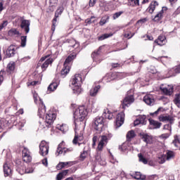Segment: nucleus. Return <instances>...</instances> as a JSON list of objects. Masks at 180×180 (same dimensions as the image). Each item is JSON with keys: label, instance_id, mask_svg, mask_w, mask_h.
<instances>
[{"label": "nucleus", "instance_id": "obj_1", "mask_svg": "<svg viewBox=\"0 0 180 180\" xmlns=\"http://www.w3.org/2000/svg\"><path fill=\"white\" fill-rule=\"evenodd\" d=\"M88 116V110L85 106L82 105L77 108L73 114V117L75 119V137L72 141L73 144H78V141H82L84 140V136H79V134L77 131V123L78 122H84L85 117Z\"/></svg>", "mask_w": 180, "mask_h": 180}, {"label": "nucleus", "instance_id": "obj_2", "mask_svg": "<svg viewBox=\"0 0 180 180\" xmlns=\"http://www.w3.org/2000/svg\"><path fill=\"white\" fill-rule=\"evenodd\" d=\"M56 119H57V115H56V113L51 112L46 114L45 120L42 118V121L39 122V127H41V129H50L53 127V124Z\"/></svg>", "mask_w": 180, "mask_h": 180}, {"label": "nucleus", "instance_id": "obj_3", "mask_svg": "<svg viewBox=\"0 0 180 180\" xmlns=\"http://www.w3.org/2000/svg\"><path fill=\"white\" fill-rule=\"evenodd\" d=\"M70 84L73 93H75V95H79L82 91L81 84H82V77H81V75L76 74L72 79L70 80Z\"/></svg>", "mask_w": 180, "mask_h": 180}, {"label": "nucleus", "instance_id": "obj_4", "mask_svg": "<svg viewBox=\"0 0 180 180\" xmlns=\"http://www.w3.org/2000/svg\"><path fill=\"white\" fill-rule=\"evenodd\" d=\"M103 117H96L94 119L92 122V127L96 131H103L105 129V124H103Z\"/></svg>", "mask_w": 180, "mask_h": 180}, {"label": "nucleus", "instance_id": "obj_5", "mask_svg": "<svg viewBox=\"0 0 180 180\" xmlns=\"http://www.w3.org/2000/svg\"><path fill=\"white\" fill-rule=\"evenodd\" d=\"M43 61H44V63L41 65V67L42 71H46L49 65H50V64H53L54 59L50 58V54H48V55L44 56L39 60V63H43Z\"/></svg>", "mask_w": 180, "mask_h": 180}, {"label": "nucleus", "instance_id": "obj_6", "mask_svg": "<svg viewBox=\"0 0 180 180\" xmlns=\"http://www.w3.org/2000/svg\"><path fill=\"white\" fill-rule=\"evenodd\" d=\"M131 90L127 92V95L124 98L122 102V109H126L129 108L133 102H134V95L133 94H129Z\"/></svg>", "mask_w": 180, "mask_h": 180}, {"label": "nucleus", "instance_id": "obj_7", "mask_svg": "<svg viewBox=\"0 0 180 180\" xmlns=\"http://www.w3.org/2000/svg\"><path fill=\"white\" fill-rule=\"evenodd\" d=\"M72 150H73L72 148H65V142H64V141H63L58 146L56 155L58 156V155H60V154H63H63H66V153H71V151H72Z\"/></svg>", "mask_w": 180, "mask_h": 180}, {"label": "nucleus", "instance_id": "obj_8", "mask_svg": "<svg viewBox=\"0 0 180 180\" xmlns=\"http://www.w3.org/2000/svg\"><path fill=\"white\" fill-rule=\"evenodd\" d=\"M49 143L46 142L45 141H42L41 143L39 144V154L40 155H42V157H44L45 155H47L49 154Z\"/></svg>", "mask_w": 180, "mask_h": 180}, {"label": "nucleus", "instance_id": "obj_9", "mask_svg": "<svg viewBox=\"0 0 180 180\" xmlns=\"http://www.w3.org/2000/svg\"><path fill=\"white\" fill-rule=\"evenodd\" d=\"M39 99L38 116H39L41 119H43V116H44V114L46 113V105H44L41 98H39Z\"/></svg>", "mask_w": 180, "mask_h": 180}, {"label": "nucleus", "instance_id": "obj_10", "mask_svg": "<svg viewBox=\"0 0 180 180\" xmlns=\"http://www.w3.org/2000/svg\"><path fill=\"white\" fill-rule=\"evenodd\" d=\"M22 160L24 162H30L32 161V155H30V151L27 148L24 147L22 150Z\"/></svg>", "mask_w": 180, "mask_h": 180}, {"label": "nucleus", "instance_id": "obj_11", "mask_svg": "<svg viewBox=\"0 0 180 180\" xmlns=\"http://www.w3.org/2000/svg\"><path fill=\"white\" fill-rule=\"evenodd\" d=\"M124 123V112H121L117 115L115 125L116 128L120 127Z\"/></svg>", "mask_w": 180, "mask_h": 180}, {"label": "nucleus", "instance_id": "obj_12", "mask_svg": "<svg viewBox=\"0 0 180 180\" xmlns=\"http://www.w3.org/2000/svg\"><path fill=\"white\" fill-rule=\"evenodd\" d=\"M16 50H18V48L13 45H11L10 46H8L6 52V57H8V58H11V57H15V54L18 53Z\"/></svg>", "mask_w": 180, "mask_h": 180}, {"label": "nucleus", "instance_id": "obj_13", "mask_svg": "<svg viewBox=\"0 0 180 180\" xmlns=\"http://www.w3.org/2000/svg\"><path fill=\"white\" fill-rule=\"evenodd\" d=\"M20 27L25 32V34H27L30 32V20H22L20 24Z\"/></svg>", "mask_w": 180, "mask_h": 180}, {"label": "nucleus", "instance_id": "obj_14", "mask_svg": "<svg viewBox=\"0 0 180 180\" xmlns=\"http://www.w3.org/2000/svg\"><path fill=\"white\" fill-rule=\"evenodd\" d=\"M5 176H9L12 174V165L6 162L3 166Z\"/></svg>", "mask_w": 180, "mask_h": 180}, {"label": "nucleus", "instance_id": "obj_15", "mask_svg": "<svg viewBox=\"0 0 180 180\" xmlns=\"http://www.w3.org/2000/svg\"><path fill=\"white\" fill-rule=\"evenodd\" d=\"M58 85H60V81L53 80L52 83H51L48 86L47 94H51V92H54V91L57 89Z\"/></svg>", "mask_w": 180, "mask_h": 180}, {"label": "nucleus", "instance_id": "obj_16", "mask_svg": "<svg viewBox=\"0 0 180 180\" xmlns=\"http://www.w3.org/2000/svg\"><path fill=\"white\" fill-rule=\"evenodd\" d=\"M139 124H147V117L146 115H140L134 122V126H139Z\"/></svg>", "mask_w": 180, "mask_h": 180}, {"label": "nucleus", "instance_id": "obj_17", "mask_svg": "<svg viewBox=\"0 0 180 180\" xmlns=\"http://www.w3.org/2000/svg\"><path fill=\"white\" fill-rule=\"evenodd\" d=\"M143 102H145V103H146V105H148L149 106H153V105L155 103V100L152 95H146L143 97Z\"/></svg>", "mask_w": 180, "mask_h": 180}, {"label": "nucleus", "instance_id": "obj_18", "mask_svg": "<svg viewBox=\"0 0 180 180\" xmlns=\"http://www.w3.org/2000/svg\"><path fill=\"white\" fill-rule=\"evenodd\" d=\"M65 43H68V47H72V49H78L79 47V43L74 39H66Z\"/></svg>", "mask_w": 180, "mask_h": 180}, {"label": "nucleus", "instance_id": "obj_19", "mask_svg": "<svg viewBox=\"0 0 180 180\" xmlns=\"http://www.w3.org/2000/svg\"><path fill=\"white\" fill-rule=\"evenodd\" d=\"M160 122H169L170 124L174 123V118L171 115H161L158 117Z\"/></svg>", "mask_w": 180, "mask_h": 180}, {"label": "nucleus", "instance_id": "obj_20", "mask_svg": "<svg viewBox=\"0 0 180 180\" xmlns=\"http://www.w3.org/2000/svg\"><path fill=\"white\" fill-rule=\"evenodd\" d=\"M167 7H162V10L154 17L153 19V22H160L164 18V11H167Z\"/></svg>", "mask_w": 180, "mask_h": 180}, {"label": "nucleus", "instance_id": "obj_21", "mask_svg": "<svg viewBox=\"0 0 180 180\" xmlns=\"http://www.w3.org/2000/svg\"><path fill=\"white\" fill-rule=\"evenodd\" d=\"M103 46H100L97 51H94L91 53V58H93L94 61H96V63H98V58H99L101 53L102 48Z\"/></svg>", "mask_w": 180, "mask_h": 180}, {"label": "nucleus", "instance_id": "obj_22", "mask_svg": "<svg viewBox=\"0 0 180 180\" xmlns=\"http://www.w3.org/2000/svg\"><path fill=\"white\" fill-rule=\"evenodd\" d=\"M105 144H108V138H106L105 136H102L101 139L98 143L97 150H98V151H102V150H103V146H105Z\"/></svg>", "mask_w": 180, "mask_h": 180}, {"label": "nucleus", "instance_id": "obj_23", "mask_svg": "<svg viewBox=\"0 0 180 180\" xmlns=\"http://www.w3.org/2000/svg\"><path fill=\"white\" fill-rule=\"evenodd\" d=\"M101 117H103V120H105V119L112 120V119H113V113H112V112H110L108 109H105Z\"/></svg>", "mask_w": 180, "mask_h": 180}, {"label": "nucleus", "instance_id": "obj_24", "mask_svg": "<svg viewBox=\"0 0 180 180\" xmlns=\"http://www.w3.org/2000/svg\"><path fill=\"white\" fill-rule=\"evenodd\" d=\"M148 120H149L150 126H151V129H160L162 125V123L158 121H155L152 119H149Z\"/></svg>", "mask_w": 180, "mask_h": 180}, {"label": "nucleus", "instance_id": "obj_25", "mask_svg": "<svg viewBox=\"0 0 180 180\" xmlns=\"http://www.w3.org/2000/svg\"><path fill=\"white\" fill-rule=\"evenodd\" d=\"M15 68H16V63H15V62L9 63L7 65L6 72L9 75L13 74V72H15Z\"/></svg>", "mask_w": 180, "mask_h": 180}, {"label": "nucleus", "instance_id": "obj_26", "mask_svg": "<svg viewBox=\"0 0 180 180\" xmlns=\"http://www.w3.org/2000/svg\"><path fill=\"white\" fill-rule=\"evenodd\" d=\"M160 90L165 95H167L168 96H171L172 94H174V87H160Z\"/></svg>", "mask_w": 180, "mask_h": 180}, {"label": "nucleus", "instance_id": "obj_27", "mask_svg": "<svg viewBox=\"0 0 180 180\" xmlns=\"http://www.w3.org/2000/svg\"><path fill=\"white\" fill-rule=\"evenodd\" d=\"M17 171H18L20 175H23V174H32L33 170H30V169H26L25 166H18Z\"/></svg>", "mask_w": 180, "mask_h": 180}, {"label": "nucleus", "instance_id": "obj_28", "mask_svg": "<svg viewBox=\"0 0 180 180\" xmlns=\"http://www.w3.org/2000/svg\"><path fill=\"white\" fill-rule=\"evenodd\" d=\"M75 58H77V53H73L70 54L65 59L63 65H68V64H70V63H71V61H73L74 60H75Z\"/></svg>", "mask_w": 180, "mask_h": 180}, {"label": "nucleus", "instance_id": "obj_29", "mask_svg": "<svg viewBox=\"0 0 180 180\" xmlns=\"http://www.w3.org/2000/svg\"><path fill=\"white\" fill-rule=\"evenodd\" d=\"M167 40V38L165 36L160 35L158 37V39L155 40V43H157L158 46H164L165 44V41Z\"/></svg>", "mask_w": 180, "mask_h": 180}, {"label": "nucleus", "instance_id": "obj_30", "mask_svg": "<svg viewBox=\"0 0 180 180\" xmlns=\"http://www.w3.org/2000/svg\"><path fill=\"white\" fill-rule=\"evenodd\" d=\"M164 155L167 161H169L175 157V153L172 150H166V154Z\"/></svg>", "mask_w": 180, "mask_h": 180}, {"label": "nucleus", "instance_id": "obj_31", "mask_svg": "<svg viewBox=\"0 0 180 180\" xmlns=\"http://www.w3.org/2000/svg\"><path fill=\"white\" fill-rule=\"evenodd\" d=\"M132 178H134V179H141L144 180L146 179V175L141 174L140 172H136L134 174L131 175Z\"/></svg>", "mask_w": 180, "mask_h": 180}, {"label": "nucleus", "instance_id": "obj_32", "mask_svg": "<svg viewBox=\"0 0 180 180\" xmlns=\"http://www.w3.org/2000/svg\"><path fill=\"white\" fill-rule=\"evenodd\" d=\"M126 137L127 141H131V139L136 137V133L134 132V130H131L127 132Z\"/></svg>", "mask_w": 180, "mask_h": 180}, {"label": "nucleus", "instance_id": "obj_33", "mask_svg": "<svg viewBox=\"0 0 180 180\" xmlns=\"http://www.w3.org/2000/svg\"><path fill=\"white\" fill-rule=\"evenodd\" d=\"M101 89V85H97L90 90L91 96H96L98 91Z\"/></svg>", "mask_w": 180, "mask_h": 180}, {"label": "nucleus", "instance_id": "obj_34", "mask_svg": "<svg viewBox=\"0 0 180 180\" xmlns=\"http://www.w3.org/2000/svg\"><path fill=\"white\" fill-rule=\"evenodd\" d=\"M113 36V33L110 32V34H103L100 37H98V41H102L106 39H109V37H112Z\"/></svg>", "mask_w": 180, "mask_h": 180}, {"label": "nucleus", "instance_id": "obj_35", "mask_svg": "<svg viewBox=\"0 0 180 180\" xmlns=\"http://www.w3.org/2000/svg\"><path fill=\"white\" fill-rule=\"evenodd\" d=\"M139 136L144 143H146V144L148 143V134H145L144 132H140Z\"/></svg>", "mask_w": 180, "mask_h": 180}, {"label": "nucleus", "instance_id": "obj_36", "mask_svg": "<svg viewBox=\"0 0 180 180\" xmlns=\"http://www.w3.org/2000/svg\"><path fill=\"white\" fill-rule=\"evenodd\" d=\"M68 72H70V66L67 65H63V68L60 72L61 75H63V77H65V75H67Z\"/></svg>", "mask_w": 180, "mask_h": 180}, {"label": "nucleus", "instance_id": "obj_37", "mask_svg": "<svg viewBox=\"0 0 180 180\" xmlns=\"http://www.w3.org/2000/svg\"><path fill=\"white\" fill-rule=\"evenodd\" d=\"M63 12H64V7L60 6L55 12V15L56 16V18H58L60 15L63 14Z\"/></svg>", "mask_w": 180, "mask_h": 180}, {"label": "nucleus", "instance_id": "obj_38", "mask_svg": "<svg viewBox=\"0 0 180 180\" xmlns=\"http://www.w3.org/2000/svg\"><path fill=\"white\" fill-rule=\"evenodd\" d=\"M57 129L60 130V131H63V133H65L68 130V127L65 124L58 125Z\"/></svg>", "mask_w": 180, "mask_h": 180}, {"label": "nucleus", "instance_id": "obj_39", "mask_svg": "<svg viewBox=\"0 0 180 180\" xmlns=\"http://www.w3.org/2000/svg\"><path fill=\"white\" fill-rule=\"evenodd\" d=\"M130 6H139L140 0H128Z\"/></svg>", "mask_w": 180, "mask_h": 180}, {"label": "nucleus", "instance_id": "obj_40", "mask_svg": "<svg viewBox=\"0 0 180 180\" xmlns=\"http://www.w3.org/2000/svg\"><path fill=\"white\" fill-rule=\"evenodd\" d=\"M9 36H18L19 35V31L18 30L13 28L8 31Z\"/></svg>", "mask_w": 180, "mask_h": 180}, {"label": "nucleus", "instance_id": "obj_41", "mask_svg": "<svg viewBox=\"0 0 180 180\" xmlns=\"http://www.w3.org/2000/svg\"><path fill=\"white\" fill-rule=\"evenodd\" d=\"M158 6V2L155 1L153 4H151L149 8H148V12L150 13H153V12H154V11H155V6Z\"/></svg>", "mask_w": 180, "mask_h": 180}, {"label": "nucleus", "instance_id": "obj_42", "mask_svg": "<svg viewBox=\"0 0 180 180\" xmlns=\"http://www.w3.org/2000/svg\"><path fill=\"white\" fill-rule=\"evenodd\" d=\"M5 75H6V72L5 70L0 71V85L4 82V79H5Z\"/></svg>", "mask_w": 180, "mask_h": 180}, {"label": "nucleus", "instance_id": "obj_43", "mask_svg": "<svg viewBox=\"0 0 180 180\" xmlns=\"http://www.w3.org/2000/svg\"><path fill=\"white\" fill-rule=\"evenodd\" d=\"M138 157L139 158L140 162H143V164H147L148 162L147 159H146V158H144V156H143L141 153L138 154Z\"/></svg>", "mask_w": 180, "mask_h": 180}, {"label": "nucleus", "instance_id": "obj_44", "mask_svg": "<svg viewBox=\"0 0 180 180\" xmlns=\"http://www.w3.org/2000/svg\"><path fill=\"white\" fill-rule=\"evenodd\" d=\"M112 77H116V78H119L120 79H122V78H124L126 77L124 74L123 73H117V72H114L112 73Z\"/></svg>", "mask_w": 180, "mask_h": 180}, {"label": "nucleus", "instance_id": "obj_45", "mask_svg": "<svg viewBox=\"0 0 180 180\" xmlns=\"http://www.w3.org/2000/svg\"><path fill=\"white\" fill-rule=\"evenodd\" d=\"M26 41H27V36L21 37V47H26Z\"/></svg>", "mask_w": 180, "mask_h": 180}, {"label": "nucleus", "instance_id": "obj_46", "mask_svg": "<svg viewBox=\"0 0 180 180\" xmlns=\"http://www.w3.org/2000/svg\"><path fill=\"white\" fill-rule=\"evenodd\" d=\"M108 20H109V17L102 18L99 22L100 26H103V25L108 22Z\"/></svg>", "mask_w": 180, "mask_h": 180}, {"label": "nucleus", "instance_id": "obj_47", "mask_svg": "<svg viewBox=\"0 0 180 180\" xmlns=\"http://www.w3.org/2000/svg\"><path fill=\"white\" fill-rule=\"evenodd\" d=\"M174 102L175 105H180V94H175Z\"/></svg>", "mask_w": 180, "mask_h": 180}, {"label": "nucleus", "instance_id": "obj_48", "mask_svg": "<svg viewBox=\"0 0 180 180\" xmlns=\"http://www.w3.org/2000/svg\"><path fill=\"white\" fill-rule=\"evenodd\" d=\"M121 15H123V11H119L113 14L112 18L114 20H116Z\"/></svg>", "mask_w": 180, "mask_h": 180}, {"label": "nucleus", "instance_id": "obj_49", "mask_svg": "<svg viewBox=\"0 0 180 180\" xmlns=\"http://www.w3.org/2000/svg\"><path fill=\"white\" fill-rule=\"evenodd\" d=\"M172 143L174 144V146L175 147H179V139H178V136L174 137V139Z\"/></svg>", "mask_w": 180, "mask_h": 180}, {"label": "nucleus", "instance_id": "obj_50", "mask_svg": "<svg viewBox=\"0 0 180 180\" xmlns=\"http://www.w3.org/2000/svg\"><path fill=\"white\" fill-rule=\"evenodd\" d=\"M165 158H165V155H162L161 157H160L158 158L159 164H164V162H165V160H166Z\"/></svg>", "mask_w": 180, "mask_h": 180}, {"label": "nucleus", "instance_id": "obj_51", "mask_svg": "<svg viewBox=\"0 0 180 180\" xmlns=\"http://www.w3.org/2000/svg\"><path fill=\"white\" fill-rule=\"evenodd\" d=\"M33 98L34 103H37V102L39 101V94H37L36 91L33 93Z\"/></svg>", "mask_w": 180, "mask_h": 180}, {"label": "nucleus", "instance_id": "obj_52", "mask_svg": "<svg viewBox=\"0 0 180 180\" xmlns=\"http://www.w3.org/2000/svg\"><path fill=\"white\" fill-rule=\"evenodd\" d=\"M162 110V107H160L156 111L154 112L150 113V116H157L160 112Z\"/></svg>", "mask_w": 180, "mask_h": 180}, {"label": "nucleus", "instance_id": "obj_53", "mask_svg": "<svg viewBox=\"0 0 180 180\" xmlns=\"http://www.w3.org/2000/svg\"><path fill=\"white\" fill-rule=\"evenodd\" d=\"M134 36V33L131 32H125L124 33V37H127V39H131Z\"/></svg>", "mask_w": 180, "mask_h": 180}, {"label": "nucleus", "instance_id": "obj_54", "mask_svg": "<svg viewBox=\"0 0 180 180\" xmlns=\"http://www.w3.org/2000/svg\"><path fill=\"white\" fill-rule=\"evenodd\" d=\"M4 4H5V1L0 0V12H2V11L5 9V7H4Z\"/></svg>", "mask_w": 180, "mask_h": 180}, {"label": "nucleus", "instance_id": "obj_55", "mask_svg": "<svg viewBox=\"0 0 180 180\" xmlns=\"http://www.w3.org/2000/svg\"><path fill=\"white\" fill-rule=\"evenodd\" d=\"M68 172H70V169L63 170L60 172L62 176L64 178V176H66L68 174Z\"/></svg>", "mask_w": 180, "mask_h": 180}, {"label": "nucleus", "instance_id": "obj_56", "mask_svg": "<svg viewBox=\"0 0 180 180\" xmlns=\"http://www.w3.org/2000/svg\"><path fill=\"white\" fill-rule=\"evenodd\" d=\"M63 168H64V167L63 166V163L62 162H59L56 165V169H58V171H60V169H63Z\"/></svg>", "mask_w": 180, "mask_h": 180}, {"label": "nucleus", "instance_id": "obj_57", "mask_svg": "<svg viewBox=\"0 0 180 180\" xmlns=\"http://www.w3.org/2000/svg\"><path fill=\"white\" fill-rule=\"evenodd\" d=\"M122 65L119 63H111L112 68H117V67H121Z\"/></svg>", "mask_w": 180, "mask_h": 180}, {"label": "nucleus", "instance_id": "obj_58", "mask_svg": "<svg viewBox=\"0 0 180 180\" xmlns=\"http://www.w3.org/2000/svg\"><path fill=\"white\" fill-rule=\"evenodd\" d=\"M58 17H56V15H55V17H54V18L53 19V22H52V24H53V26L54 27H56V26H57V18H58Z\"/></svg>", "mask_w": 180, "mask_h": 180}, {"label": "nucleus", "instance_id": "obj_59", "mask_svg": "<svg viewBox=\"0 0 180 180\" xmlns=\"http://www.w3.org/2000/svg\"><path fill=\"white\" fill-rule=\"evenodd\" d=\"M57 2H58V0H49V4L51 6H54V5L57 4Z\"/></svg>", "mask_w": 180, "mask_h": 180}, {"label": "nucleus", "instance_id": "obj_60", "mask_svg": "<svg viewBox=\"0 0 180 180\" xmlns=\"http://www.w3.org/2000/svg\"><path fill=\"white\" fill-rule=\"evenodd\" d=\"M80 158L84 160V158H86V151H83V153L80 155Z\"/></svg>", "mask_w": 180, "mask_h": 180}, {"label": "nucleus", "instance_id": "obj_61", "mask_svg": "<svg viewBox=\"0 0 180 180\" xmlns=\"http://www.w3.org/2000/svg\"><path fill=\"white\" fill-rule=\"evenodd\" d=\"M8 26V21L5 20L4 21L1 25L0 27H1L3 29L4 27H6Z\"/></svg>", "mask_w": 180, "mask_h": 180}, {"label": "nucleus", "instance_id": "obj_62", "mask_svg": "<svg viewBox=\"0 0 180 180\" xmlns=\"http://www.w3.org/2000/svg\"><path fill=\"white\" fill-rule=\"evenodd\" d=\"M42 164L43 165H45V167H47L49 165L47 158H45L44 160H42Z\"/></svg>", "mask_w": 180, "mask_h": 180}, {"label": "nucleus", "instance_id": "obj_63", "mask_svg": "<svg viewBox=\"0 0 180 180\" xmlns=\"http://www.w3.org/2000/svg\"><path fill=\"white\" fill-rule=\"evenodd\" d=\"M95 4H96V0H90L89 1V6H94Z\"/></svg>", "mask_w": 180, "mask_h": 180}, {"label": "nucleus", "instance_id": "obj_64", "mask_svg": "<svg viewBox=\"0 0 180 180\" xmlns=\"http://www.w3.org/2000/svg\"><path fill=\"white\" fill-rule=\"evenodd\" d=\"M63 178H64V177L63 176L61 173L58 174L56 176V180H62Z\"/></svg>", "mask_w": 180, "mask_h": 180}]
</instances>
